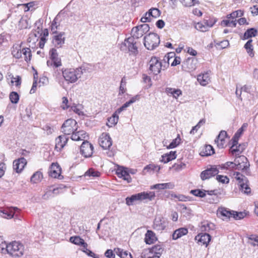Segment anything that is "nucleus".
Returning a JSON list of instances; mask_svg holds the SVG:
<instances>
[{
    "label": "nucleus",
    "instance_id": "nucleus-1",
    "mask_svg": "<svg viewBox=\"0 0 258 258\" xmlns=\"http://www.w3.org/2000/svg\"><path fill=\"white\" fill-rule=\"evenodd\" d=\"M155 197V192L153 191L142 192L132 195L125 199V203L127 206L135 205L138 202L142 201H151Z\"/></svg>",
    "mask_w": 258,
    "mask_h": 258
},
{
    "label": "nucleus",
    "instance_id": "nucleus-2",
    "mask_svg": "<svg viewBox=\"0 0 258 258\" xmlns=\"http://www.w3.org/2000/svg\"><path fill=\"white\" fill-rule=\"evenodd\" d=\"M22 43L15 44L11 49L12 54L16 58H23L25 61H28L31 58V51L29 48L24 47Z\"/></svg>",
    "mask_w": 258,
    "mask_h": 258
},
{
    "label": "nucleus",
    "instance_id": "nucleus-3",
    "mask_svg": "<svg viewBox=\"0 0 258 258\" xmlns=\"http://www.w3.org/2000/svg\"><path fill=\"white\" fill-rule=\"evenodd\" d=\"M79 71L76 68H66L61 70L63 79L68 84H74L81 78Z\"/></svg>",
    "mask_w": 258,
    "mask_h": 258
},
{
    "label": "nucleus",
    "instance_id": "nucleus-4",
    "mask_svg": "<svg viewBox=\"0 0 258 258\" xmlns=\"http://www.w3.org/2000/svg\"><path fill=\"white\" fill-rule=\"evenodd\" d=\"M6 252L14 257L22 256L24 252V246L19 241H14L6 246Z\"/></svg>",
    "mask_w": 258,
    "mask_h": 258
},
{
    "label": "nucleus",
    "instance_id": "nucleus-5",
    "mask_svg": "<svg viewBox=\"0 0 258 258\" xmlns=\"http://www.w3.org/2000/svg\"><path fill=\"white\" fill-rule=\"evenodd\" d=\"M137 42L136 39L132 36L125 39L121 44L120 49L121 51L128 50L134 54H137L138 52L137 46Z\"/></svg>",
    "mask_w": 258,
    "mask_h": 258
},
{
    "label": "nucleus",
    "instance_id": "nucleus-6",
    "mask_svg": "<svg viewBox=\"0 0 258 258\" xmlns=\"http://www.w3.org/2000/svg\"><path fill=\"white\" fill-rule=\"evenodd\" d=\"M160 43L159 36L155 33H150L144 37V45L148 50H153Z\"/></svg>",
    "mask_w": 258,
    "mask_h": 258
},
{
    "label": "nucleus",
    "instance_id": "nucleus-7",
    "mask_svg": "<svg viewBox=\"0 0 258 258\" xmlns=\"http://www.w3.org/2000/svg\"><path fill=\"white\" fill-rule=\"evenodd\" d=\"M233 177L238 182L240 190L244 194H248L251 192V189L248 184L247 178L238 172L233 173Z\"/></svg>",
    "mask_w": 258,
    "mask_h": 258
},
{
    "label": "nucleus",
    "instance_id": "nucleus-8",
    "mask_svg": "<svg viewBox=\"0 0 258 258\" xmlns=\"http://www.w3.org/2000/svg\"><path fill=\"white\" fill-rule=\"evenodd\" d=\"M50 59L47 61V65L51 68H56L62 65L61 59L58 56L56 49L51 48L49 50Z\"/></svg>",
    "mask_w": 258,
    "mask_h": 258
},
{
    "label": "nucleus",
    "instance_id": "nucleus-9",
    "mask_svg": "<svg viewBox=\"0 0 258 258\" xmlns=\"http://www.w3.org/2000/svg\"><path fill=\"white\" fill-rule=\"evenodd\" d=\"M77 121L74 119H69L65 121L61 126V132L64 135H71L74 131L77 130Z\"/></svg>",
    "mask_w": 258,
    "mask_h": 258
},
{
    "label": "nucleus",
    "instance_id": "nucleus-10",
    "mask_svg": "<svg viewBox=\"0 0 258 258\" xmlns=\"http://www.w3.org/2000/svg\"><path fill=\"white\" fill-rule=\"evenodd\" d=\"M149 30L150 27L149 25L147 24H143L133 28L131 32V35L135 39H138L147 33Z\"/></svg>",
    "mask_w": 258,
    "mask_h": 258
},
{
    "label": "nucleus",
    "instance_id": "nucleus-11",
    "mask_svg": "<svg viewBox=\"0 0 258 258\" xmlns=\"http://www.w3.org/2000/svg\"><path fill=\"white\" fill-rule=\"evenodd\" d=\"M149 70L153 74L157 75L159 74L162 69L161 60L156 56H152L149 62Z\"/></svg>",
    "mask_w": 258,
    "mask_h": 258
},
{
    "label": "nucleus",
    "instance_id": "nucleus-12",
    "mask_svg": "<svg viewBox=\"0 0 258 258\" xmlns=\"http://www.w3.org/2000/svg\"><path fill=\"white\" fill-rule=\"evenodd\" d=\"M235 164H236V169L246 172L250 166L247 158L243 155L239 156L235 158Z\"/></svg>",
    "mask_w": 258,
    "mask_h": 258
},
{
    "label": "nucleus",
    "instance_id": "nucleus-13",
    "mask_svg": "<svg viewBox=\"0 0 258 258\" xmlns=\"http://www.w3.org/2000/svg\"><path fill=\"white\" fill-rule=\"evenodd\" d=\"M168 222L162 216H157L154 219L153 228L157 231H162L167 227Z\"/></svg>",
    "mask_w": 258,
    "mask_h": 258
},
{
    "label": "nucleus",
    "instance_id": "nucleus-14",
    "mask_svg": "<svg viewBox=\"0 0 258 258\" xmlns=\"http://www.w3.org/2000/svg\"><path fill=\"white\" fill-rule=\"evenodd\" d=\"M219 169L218 166H212L211 168L202 171L200 174V177L203 180L208 179L217 175Z\"/></svg>",
    "mask_w": 258,
    "mask_h": 258
},
{
    "label": "nucleus",
    "instance_id": "nucleus-15",
    "mask_svg": "<svg viewBox=\"0 0 258 258\" xmlns=\"http://www.w3.org/2000/svg\"><path fill=\"white\" fill-rule=\"evenodd\" d=\"M100 146L104 149H108L112 144L111 138L108 133H103L99 139Z\"/></svg>",
    "mask_w": 258,
    "mask_h": 258
},
{
    "label": "nucleus",
    "instance_id": "nucleus-16",
    "mask_svg": "<svg viewBox=\"0 0 258 258\" xmlns=\"http://www.w3.org/2000/svg\"><path fill=\"white\" fill-rule=\"evenodd\" d=\"M80 151L85 158L90 157L93 153V146L89 142L83 141L81 146Z\"/></svg>",
    "mask_w": 258,
    "mask_h": 258
},
{
    "label": "nucleus",
    "instance_id": "nucleus-17",
    "mask_svg": "<svg viewBox=\"0 0 258 258\" xmlns=\"http://www.w3.org/2000/svg\"><path fill=\"white\" fill-rule=\"evenodd\" d=\"M116 173L118 177L122 178L124 180H126L128 183L131 182L132 178L129 174L128 168L122 166H118L116 169Z\"/></svg>",
    "mask_w": 258,
    "mask_h": 258
},
{
    "label": "nucleus",
    "instance_id": "nucleus-18",
    "mask_svg": "<svg viewBox=\"0 0 258 258\" xmlns=\"http://www.w3.org/2000/svg\"><path fill=\"white\" fill-rule=\"evenodd\" d=\"M218 216L223 221H228L232 218V211L229 210L224 207H220L217 210Z\"/></svg>",
    "mask_w": 258,
    "mask_h": 258
},
{
    "label": "nucleus",
    "instance_id": "nucleus-19",
    "mask_svg": "<svg viewBox=\"0 0 258 258\" xmlns=\"http://www.w3.org/2000/svg\"><path fill=\"white\" fill-rule=\"evenodd\" d=\"M195 240L198 241L199 244L204 245L207 247L211 239V236L206 233H201L195 237Z\"/></svg>",
    "mask_w": 258,
    "mask_h": 258
},
{
    "label": "nucleus",
    "instance_id": "nucleus-20",
    "mask_svg": "<svg viewBox=\"0 0 258 258\" xmlns=\"http://www.w3.org/2000/svg\"><path fill=\"white\" fill-rule=\"evenodd\" d=\"M19 209L17 207H10L0 209V216L6 219H11L14 216L15 213Z\"/></svg>",
    "mask_w": 258,
    "mask_h": 258
},
{
    "label": "nucleus",
    "instance_id": "nucleus-21",
    "mask_svg": "<svg viewBox=\"0 0 258 258\" xmlns=\"http://www.w3.org/2000/svg\"><path fill=\"white\" fill-rule=\"evenodd\" d=\"M64 35V33L63 32H60L54 35L52 38V43L55 47L60 48L62 46L65 41V37Z\"/></svg>",
    "mask_w": 258,
    "mask_h": 258
},
{
    "label": "nucleus",
    "instance_id": "nucleus-22",
    "mask_svg": "<svg viewBox=\"0 0 258 258\" xmlns=\"http://www.w3.org/2000/svg\"><path fill=\"white\" fill-rule=\"evenodd\" d=\"M49 175L51 177L59 178L61 176V168L57 163L51 164L49 168Z\"/></svg>",
    "mask_w": 258,
    "mask_h": 258
},
{
    "label": "nucleus",
    "instance_id": "nucleus-23",
    "mask_svg": "<svg viewBox=\"0 0 258 258\" xmlns=\"http://www.w3.org/2000/svg\"><path fill=\"white\" fill-rule=\"evenodd\" d=\"M27 164V160L24 157H21L13 162V169L17 173H20Z\"/></svg>",
    "mask_w": 258,
    "mask_h": 258
},
{
    "label": "nucleus",
    "instance_id": "nucleus-24",
    "mask_svg": "<svg viewBox=\"0 0 258 258\" xmlns=\"http://www.w3.org/2000/svg\"><path fill=\"white\" fill-rule=\"evenodd\" d=\"M211 72L208 71L198 76L197 80L198 82L203 86H206L211 81Z\"/></svg>",
    "mask_w": 258,
    "mask_h": 258
},
{
    "label": "nucleus",
    "instance_id": "nucleus-25",
    "mask_svg": "<svg viewBox=\"0 0 258 258\" xmlns=\"http://www.w3.org/2000/svg\"><path fill=\"white\" fill-rule=\"evenodd\" d=\"M71 134V138L72 140L75 141H85V140L88 137L86 132L83 130L74 131Z\"/></svg>",
    "mask_w": 258,
    "mask_h": 258
},
{
    "label": "nucleus",
    "instance_id": "nucleus-26",
    "mask_svg": "<svg viewBox=\"0 0 258 258\" xmlns=\"http://www.w3.org/2000/svg\"><path fill=\"white\" fill-rule=\"evenodd\" d=\"M68 138L66 135H61L55 139V149L57 151L61 150L67 144Z\"/></svg>",
    "mask_w": 258,
    "mask_h": 258
},
{
    "label": "nucleus",
    "instance_id": "nucleus-27",
    "mask_svg": "<svg viewBox=\"0 0 258 258\" xmlns=\"http://www.w3.org/2000/svg\"><path fill=\"white\" fill-rule=\"evenodd\" d=\"M144 240L146 244H151L157 240V238L153 231L148 230L145 234Z\"/></svg>",
    "mask_w": 258,
    "mask_h": 258
},
{
    "label": "nucleus",
    "instance_id": "nucleus-28",
    "mask_svg": "<svg viewBox=\"0 0 258 258\" xmlns=\"http://www.w3.org/2000/svg\"><path fill=\"white\" fill-rule=\"evenodd\" d=\"M165 92L168 96H172L176 99L182 95V91L179 89L167 87L165 89Z\"/></svg>",
    "mask_w": 258,
    "mask_h": 258
},
{
    "label": "nucleus",
    "instance_id": "nucleus-29",
    "mask_svg": "<svg viewBox=\"0 0 258 258\" xmlns=\"http://www.w3.org/2000/svg\"><path fill=\"white\" fill-rule=\"evenodd\" d=\"M188 233V229L186 228H180L175 230L172 235V238L173 240H177V239L185 235Z\"/></svg>",
    "mask_w": 258,
    "mask_h": 258
},
{
    "label": "nucleus",
    "instance_id": "nucleus-30",
    "mask_svg": "<svg viewBox=\"0 0 258 258\" xmlns=\"http://www.w3.org/2000/svg\"><path fill=\"white\" fill-rule=\"evenodd\" d=\"M176 158V153L175 151H170L169 153L165 154L161 156L160 161L164 163H167L169 161Z\"/></svg>",
    "mask_w": 258,
    "mask_h": 258
},
{
    "label": "nucleus",
    "instance_id": "nucleus-31",
    "mask_svg": "<svg viewBox=\"0 0 258 258\" xmlns=\"http://www.w3.org/2000/svg\"><path fill=\"white\" fill-rule=\"evenodd\" d=\"M214 25V23L206 24V23L199 22L195 25V28L202 32H206Z\"/></svg>",
    "mask_w": 258,
    "mask_h": 258
},
{
    "label": "nucleus",
    "instance_id": "nucleus-32",
    "mask_svg": "<svg viewBox=\"0 0 258 258\" xmlns=\"http://www.w3.org/2000/svg\"><path fill=\"white\" fill-rule=\"evenodd\" d=\"M77 69L79 71V73L82 77V76L84 74L91 73L93 71V66L90 64H84L79 67H78Z\"/></svg>",
    "mask_w": 258,
    "mask_h": 258
},
{
    "label": "nucleus",
    "instance_id": "nucleus-33",
    "mask_svg": "<svg viewBox=\"0 0 258 258\" xmlns=\"http://www.w3.org/2000/svg\"><path fill=\"white\" fill-rule=\"evenodd\" d=\"M174 187V184L172 182H168L165 183H158L151 186V189H172Z\"/></svg>",
    "mask_w": 258,
    "mask_h": 258
},
{
    "label": "nucleus",
    "instance_id": "nucleus-34",
    "mask_svg": "<svg viewBox=\"0 0 258 258\" xmlns=\"http://www.w3.org/2000/svg\"><path fill=\"white\" fill-rule=\"evenodd\" d=\"M70 241L72 243L82 246H85L87 245V243L85 242L83 239L81 238L79 236H72L70 238Z\"/></svg>",
    "mask_w": 258,
    "mask_h": 258
},
{
    "label": "nucleus",
    "instance_id": "nucleus-35",
    "mask_svg": "<svg viewBox=\"0 0 258 258\" xmlns=\"http://www.w3.org/2000/svg\"><path fill=\"white\" fill-rule=\"evenodd\" d=\"M150 248L155 257L157 258L161 256L163 251L162 246L159 244H156Z\"/></svg>",
    "mask_w": 258,
    "mask_h": 258
},
{
    "label": "nucleus",
    "instance_id": "nucleus-36",
    "mask_svg": "<svg viewBox=\"0 0 258 258\" xmlns=\"http://www.w3.org/2000/svg\"><path fill=\"white\" fill-rule=\"evenodd\" d=\"M42 178V173L40 171H37L32 175L30 181L33 183H37L40 182Z\"/></svg>",
    "mask_w": 258,
    "mask_h": 258
},
{
    "label": "nucleus",
    "instance_id": "nucleus-37",
    "mask_svg": "<svg viewBox=\"0 0 258 258\" xmlns=\"http://www.w3.org/2000/svg\"><path fill=\"white\" fill-rule=\"evenodd\" d=\"M214 153V150L211 145H206L203 150L201 152L200 155L202 156H208Z\"/></svg>",
    "mask_w": 258,
    "mask_h": 258
},
{
    "label": "nucleus",
    "instance_id": "nucleus-38",
    "mask_svg": "<svg viewBox=\"0 0 258 258\" xmlns=\"http://www.w3.org/2000/svg\"><path fill=\"white\" fill-rule=\"evenodd\" d=\"M180 141L181 139L180 138L179 135H178L177 137L173 140L168 146L166 145L167 141H163V143L164 146H166L167 149H173L176 147L180 144Z\"/></svg>",
    "mask_w": 258,
    "mask_h": 258
},
{
    "label": "nucleus",
    "instance_id": "nucleus-39",
    "mask_svg": "<svg viewBox=\"0 0 258 258\" xmlns=\"http://www.w3.org/2000/svg\"><path fill=\"white\" fill-rule=\"evenodd\" d=\"M114 251L120 258H132V255L130 253L128 252L126 250H123L121 248H115Z\"/></svg>",
    "mask_w": 258,
    "mask_h": 258
},
{
    "label": "nucleus",
    "instance_id": "nucleus-40",
    "mask_svg": "<svg viewBox=\"0 0 258 258\" xmlns=\"http://www.w3.org/2000/svg\"><path fill=\"white\" fill-rule=\"evenodd\" d=\"M219 168L221 170H231L236 169V164H235V160L234 162H227L224 164L219 165Z\"/></svg>",
    "mask_w": 258,
    "mask_h": 258
},
{
    "label": "nucleus",
    "instance_id": "nucleus-41",
    "mask_svg": "<svg viewBox=\"0 0 258 258\" xmlns=\"http://www.w3.org/2000/svg\"><path fill=\"white\" fill-rule=\"evenodd\" d=\"M118 119V114L114 112L112 115L108 119V122L106 123L107 125L109 127H112L117 124Z\"/></svg>",
    "mask_w": 258,
    "mask_h": 258
},
{
    "label": "nucleus",
    "instance_id": "nucleus-42",
    "mask_svg": "<svg viewBox=\"0 0 258 258\" xmlns=\"http://www.w3.org/2000/svg\"><path fill=\"white\" fill-rule=\"evenodd\" d=\"M244 150V147L243 145H238L237 146H231L230 152L232 155H239L241 154Z\"/></svg>",
    "mask_w": 258,
    "mask_h": 258
},
{
    "label": "nucleus",
    "instance_id": "nucleus-43",
    "mask_svg": "<svg viewBox=\"0 0 258 258\" xmlns=\"http://www.w3.org/2000/svg\"><path fill=\"white\" fill-rule=\"evenodd\" d=\"M236 20H232L231 19H227L223 20L221 22V25L223 27H235L236 26Z\"/></svg>",
    "mask_w": 258,
    "mask_h": 258
},
{
    "label": "nucleus",
    "instance_id": "nucleus-44",
    "mask_svg": "<svg viewBox=\"0 0 258 258\" xmlns=\"http://www.w3.org/2000/svg\"><path fill=\"white\" fill-rule=\"evenodd\" d=\"M141 258H156L151 248L143 249L141 253Z\"/></svg>",
    "mask_w": 258,
    "mask_h": 258
},
{
    "label": "nucleus",
    "instance_id": "nucleus-45",
    "mask_svg": "<svg viewBox=\"0 0 258 258\" xmlns=\"http://www.w3.org/2000/svg\"><path fill=\"white\" fill-rule=\"evenodd\" d=\"M60 24L58 18L55 17L51 23V31L53 34H57V31L59 29Z\"/></svg>",
    "mask_w": 258,
    "mask_h": 258
},
{
    "label": "nucleus",
    "instance_id": "nucleus-46",
    "mask_svg": "<svg viewBox=\"0 0 258 258\" xmlns=\"http://www.w3.org/2000/svg\"><path fill=\"white\" fill-rule=\"evenodd\" d=\"M243 15V12L240 10L233 12L231 14L227 15L226 18L231 19L232 20H236L239 17H241Z\"/></svg>",
    "mask_w": 258,
    "mask_h": 258
},
{
    "label": "nucleus",
    "instance_id": "nucleus-47",
    "mask_svg": "<svg viewBox=\"0 0 258 258\" xmlns=\"http://www.w3.org/2000/svg\"><path fill=\"white\" fill-rule=\"evenodd\" d=\"M214 224L212 223L204 222L201 227L202 231L209 232L214 228Z\"/></svg>",
    "mask_w": 258,
    "mask_h": 258
},
{
    "label": "nucleus",
    "instance_id": "nucleus-48",
    "mask_svg": "<svg viewBox=\"0 0 258 258\" xmlns=\"http://www.w3.org/2000/svg\"><path fill=\"white\" fill-rule=\"evenodd\" d=\"M161 168L159 166L155 165L153 164H151L147 165L144 168L143 172H151L152 171H156L157 172H159Z\"/></svg>",
    "mask_w": 258,
    "mask_h": 258
},
{
    "label": "nucleus",
    "instance_id": "nucleus-49",
    "mask_svg": "<svg viewBox=\"0 0 258 258\" xmlns=\"http://www.w3.org/2000/svg\"><path fill=\"white\" fill-rule=\"evenodd\" d=\"M257 31L254 28H250L248 29L244 34V39H248L250 37H254L256 35Z\"/></svg>",
    "mask_w": 258,
    "mask_h": 258
},
{
    "label": "nucleus",
    "instance_id": "nucleus-50",
    "mask_svg": "<svg viewBox=\"0 0 258 258\" xmlns=\"http://www.w3.org/2000/svg\"><path fill=\"white\" fill-rule=\"evenodd\" d=\"M126 82L125 77H123L121 79L120 83L119 90V93H118V94L119 95H121L123 94L126 92Z\"/></svg>",
    "mask_w": 258,
    "mask_h": 258
},
{
    "label": "nucleus",
    "instance_id": "nucleus-51",
    "mask_svg": "<svg viewBox=\"0 0 258 258\" xmlns=\"http://www.w3.org/2000/svg\"><path fill=\"white\" fill-rule=\"evenodd\" d=\"M9 98L12 103L16 104L19 100V95L16 92H11L9 95Z\"/></svg>",
    "mask_w": 258,
    "mask_h": 258
},
{
    "label": "nucleus",
    "instance_id": "nucleus-52",
    "mask_svg": "<svg viewBox=\"0 0 258 258\" xmlns=\"http://www.w3.org/2000/svg\"><path fill=\"white\" fill-rule=\"evenodd\" d=\"M248 242L252 246H258V236L250 235L248 237Z\"/></svg>",
    "mask_w": 258,
    "mask_h": 258
},
{
    "label": "nucleus",
    "instance_id": "nucleus-53",
    "mask_svg": "<svg viewBox=\"0 0 258 258\" xmlns=\"http://www.w3.org/2000/svg\"><path fill=\"white\" fill-rule=\"evenodd\" d=\"M100 175V173L92 168H91L87 170L84 174L85 176H92V177H98Z\"/></svg>",
    "mask_w": 258,
    "mask_h": 258
},
{
    "label": "nucleus",
    "instance_id": "nucleus-54",
    "mask_svg": "<svg viewBox=\"0 0 258 258\" xmlns=\"http://www.w3.org/2000/svg\"><path fill=\"white\" fill-rule=\"evenodd\" d=\"M83 248L81 249V250L85 253L86 254H87L88 256L90 257H92L94 258H99L98 255L95 254L94 252H93L90 250L88 249L87 248L88 244H87V245L85 246H82Z\"/></svg>",
    "mask_w": 258,
    "mask_h": 258
},
{
    "label": "nucleus",
    "instance_id": "nucleus-55",
    "mask_svg": "<svg viewBox=\"0 0 258 258\" xmlns=\"http://www.w3.org/2000/svg\"><path fill=\"white\" fill-rule=\"evenodd\" d=\"M216 179L218 182L223 184L228 183L229 182V179L227 176L222 175H217Z\"/></svg>",
    "mask_w": 258,
    "mask_h": 258
},
{
    "label": "nucleus",
    "instance_id": "nucleus-56",
    "mask_svg": "<svg viewBox=\"0 0 258 258\" xmlns=\"http://www.w3.org/2000/svg\"><path fill=\"white\" fill-rule=\"evenodd\" d=\"M149 12L150 13L151 16L154 18L159 17L161 14L160 11L157 8H151L149 10Z\"/></svg>",
    "mask_w": 258,
    "mask_h": 258
},
{
    "label": "nucleus",
    "instance_id": "nucleus-57",
    "mask_svg": "<svg viewBox=\"0 0 258 258\" xmlns=\"http://www.w3.org/2000/svg\"><path fill=\"white\" fill-rule=\"evenodd\" d=\"M245 216V213L243 212H237L232 211V218L235 220H240L243 218Z\"/></svg>",
    "mask_w": 258,
    "mask_h": 258
},
{
    "label": "nucleus",
    "instance_id": "nucleus-58",
    "mask_svg": "<svg viewBox=\"0 0 258 258\" xmlns=\"http://www.w3.org/2000/svg\"><path fill=\"white\" fill-rule=\"evenodd\" d=\"M52 197V186H49L46 188L44 194L42 196V198L44 200H47Z\"/></svg>",
    "mask_w": 258,
    "mask_h": 258
},
{
    "label": "nucleus",
    "instance_id": "nucleus-59",
    "mask_svg": "<svg viewBox=\"0 0 258 258\" xmlns=\"http://www.w3.org/2000/svg\"><path fill=\"white\" fill-rule=\"evenodd\" d=\"M190 192L194 196L199 197L201 198H204L206 196V193L205 190L202 191L200 189H195L191 190Z\"/></svg>",
    "mask_w": 258,
    "mask_h": 258
},
{
    "label": "nucleus",
    "instance_id": "nucleus-60",
    "mask_svg": "<svg viewBox=\"0 0 258 258\" xmlns=\"http://www.w3.org/2000/svg\"><path fill=\"white\" fill-rule=\"evenodd\" d=\"M7 245L8 244L6 243L3 238L0 236V252L5 253L6 252Z\"/></svg>",
    "mask_w": 258,
    "mask_h": 258
},
{
    "label": "nucleus",
    "instance_id": "nucleus-61",
    "mask_svg": "<svg viewBox=\"0 0 258 258\" xmlns=\"http://www.w3.org/2000/svg\"><path fill=\"white\" fill-rule=\"evenodd\" d=\"M11 83L12 84H15L16 86H18L19 85H20L21 84V78L20 76H17L16 77H14L13 76H12L11 77Z\"/></svg>",
    "mask_w": 258,
    "mask_h": 258
},
{
    "label": "nucleus",
    "instance_id": "nucleus-62",
    "mask_svg": "<svg viewBox=\"0 0 258 258\" xmlns=\"http://www.w3.org/2000/svg\"><path fill=\"white\" fill-rule=\"evenodd\" d=\"M52 69L54 70L53 76L57 79V81L60 83L61 80H62L63 78H61V73L58 71V68Z\"/></svg>",
    "mask_w": 258,
    "mask_h": 258
},
{
    "label": "nucleus",
    "instance_id": "nucleus-63",
    "mask_svg": "<svg viewBox=\"0 0 258 258\" xmlns=\"http://www.w3.org/2000/svg\"><path fill=\"white\" fill-rule=\"evenodd\" d=\"M248 126V124L247 123H244L242 124V126L238 129L237 132L235 134V136L236 137H240V136L242 134L244 130L247 128Z\"/></svg>",
    "mask_w": 258,
    "mask_h": 258
},
{
    "label": "nucleus",
    "instance_id": "nucleus-64",
    "mask_svg": "<svg viewBox=\"0 0 258 258\" xmlns=\"http://www.w3.org/2000/svg\"><path fill=\"white\" fill-rule=\"evenodd\" d=\"M151 16L150 13L148 12H146L144 16L141 19V21L143 23L150 22L151 21Z\"/></svg>",
    "mask_w": 258,
    "mask_h": 258
}]
</instances>
